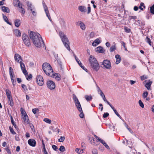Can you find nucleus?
<instances>
[{"instance_id": "774afa93", "label": "nucleus", "mask_w": 154, "mask_h": 154, "mask_svg": "<svg viewBox=\"0 0 154 154\" xmlns=\"http://www.w3.org/2000/svg\"><path fill=\"white\" fill-rule=\"evenodd\" d=\"M11 81L13 85L14 86L16 84V81L14 79H12V80H11Z\"/></svg>"}, {"instance_id": "e433bc0d", "label": "nucleus", "mask_w": 154, "mask_h": 154, "mask_svg": "<svg viewBox=\"0 0 154 154\" xmlns=\"http://www.w3.org/2000/svg\"><path fill=\"white\" fill-rule=\"evenodd\" d=\"M19 8H20L19 11L23 14H24L25 11H24L23 8H22V5L20 6Z\"/></svg>"}, {"instance_id": "13d9d810", "label": "nucleus", "mask_w": 154, "mask_h": 154, "mask_svg": "<svg viewBox=\"0 0 154 154\" xmlns=\"http://www.w3.org/2000/svg\"><path fill=\"white\" fill-rule=\"evenodd\" d=\"M140 78L142 80H143L147 79V77L144 75L141 76Z\"/></svg>"}, {"instance_id": "8fccbe9b", "label": "nucleus", "mask_w": 154, "mask_h": 154, "mask_svg": "<svg viewBox=\"0 0 154 154\" xmlns=\"http://www.w3.org/2000/svg\"><path fill=\"white\" fill-rule=\"evenodd\" d=\"M138 102H139V105L140 106V107H141L142 108H143L144 107V105L142 101H141V100H139V101Z\"/></svg>"}, {"instance_id": "49530a36", "label": "nucleus", "mask_w": 154, "mask_h": 154, "mask_svg": "<svg viewBox=\"0 0 154 154\" xmlns=\"http://www.w3.org/2000/svg\"><path fill=\"white\" fill-rule=\"evenodd\" d=\"M9 129L11 133L13 134H16V132L14 131L13 129L11 127H9Z\"/></svg>"}, {"instance_id": "f8f14e48", "label": "nucleus", "mask_w": 154, "mask_h": 154, "mask_svg": "<svg viewBox=\"0 0 154 154\" xmlns=\"http://www.w3.org/2000/svg\"><path fill=\"white\" fill-rule=\"evenodd\" d=\"M43 6L45 11L46 14L47 16L48 17L49 20L51 21L52 20L51 19L50 16L49 12L48 9V8L47 7V6L45 4H43Z\"/></svg>"}, {"instance_id": "c9c22d12", "label": "nucleus", "mask_w": 154, "mask_h": 154, "mask_svg": "<svg viewBox=\"0 0 154 154\" xmlns=\"http://www.w3.org/2000/svg\"><path fill=\"white\" fill-rule=\"evenodd\" d=\"M30 10L32 12V14L33 16H36V15L37 13L34 8L32 9H31V10Z\"/></svg>"}, {"instance_id": "b1692460", "label": "nucleus", "mask_w": 154, "mask_h": 154, "mask_svg": "<svg viewBox=\"0 0 154 154\" xmlns=\"http://www.w3.org/2000/svg\"><path fill=\"white\" fill-rule=\"evenodd\" d=\"M14 33L17 37H20L21 35V33L20 31L18 29H15L14 31Z\"/></svg>"}, {"instance_id": "2f4dec72", "label": "nucleus", "mask_w": 154, "mask_h": 154, "mask_svg": "<svg viewBox=\"0 0 154 154\" xmlns=\"http://www.w3.org/2000/svg\"><path fill=\"white\" fill-rule=\"evenodd\" d=\"M3 17L5 21L7 23L10 25H11V23L9 21L8 18L6 16L3 15Z\"/></svg>"}, {"instance_id": "dca6fc26", "label": "nucleus", "mask_w": 154, "mask_h": 154, "mask_svg": "<svg viewBox=\"0 0 154 154\" xmlns=\"http://www.w3.org/2000/svg\"><path fill=\"white\" fill-rule=\"evenodd\" d=\"M95 51L100 53H103L104 52L105 50L103 49V48L101 46H99L95 49Z\"/></svg>"}, {"instance_id": "864d4df0", "label": "nucleus", "mask_w": 154, "mask_h": 154, "mask_svg": "<svg viewBox=\"0 0 154 154\" xmlns=\"http://www.w3.org/2000/svg\"><path fill=\"white\" fill-rule=\"evenodd\" d=\"M65 140V137L63 136H61L60 138L58 140L60 142H63Z\"/></svg>"}, {"instance_id": "9d476101", "label": "nucleus", "mask_w": 154, "mask_h": 154, "mask_svg": "<svg viewBox=\"0 0 154 154\" xmlns=\"http://www.w3.org/2000/svg\"><path fill=\"white\" fill-rule=\"evenodd\" d=\"M19 63H20L21 68L23 72L25 75H27L28 72L25 69V66L24 63L22 62L21 61H20Z\"/></svg>"}, {"instance_id": "aec40b11", "label": "nucleus", "mask_w": 154, "mask_h": 154, "mask_svg": "<svg viewBox=\"0 0 154 154\" xmlns=\"http://www.w3.org/2000/svg\"><path fill=\"white\" fill-rule=\"evenodd\" d=\"M8 102L11 106H13L14 105V102L12 97H7Z\"/></svg>"}, {"instance_id": "6ab92c4d", "label": "nucleus", "mask_w": 154, "mask_h": 154, "mask_svg": "<svg viewBox=\"0 0 154 154\" xmlns=\"http://www.w3.org/2000/svg\"><path fill=\"white\" fill-rule=\"evenodd\" d=\"M115 58H116V64H119L121 60V58L119 54H117L115 56Z\"/></svg>"}, {"instance_id": "09e8293b", "label": "nucleus", "mask_w": 154, "mask_h": 154, "mask_svg": "<svg viewBox=\"0 0 154 154\" xmlns=\"http://www.w3.org/2000/svg\"><path fill=\"white\" fill-rule=\"evenodd\" d=\"M59 149L60 151L62 152H64L65 149V147L63 146H60Z\"/></svg>"}, {"instance_id": "9b49d317", "label": "nucleus", "mask_w": 154, "mask_h": 154, "mask_svg": "<svg viewBox=\"0 0 154 154\" xmlns=\"http://www.w3.org/2000/svg\"><path fill=\"white\" fill-rule=\"evenodd\" d=\"M74 56L75 58V60L78 63V64L86 72H87V69L83 65H82V63L80 62L79 59L76 57V56L75 54H74Z\"/></svg>"}, {"instance_id": "20e7f679", "label": "nucleus", "mask_w": 154, "mask_h": 154, "mask_svg": "<svg viewBox=\"0 0 154 154\" xmlns=\"http://www.w3.org/2000/svg\"><path fill=\"white\" fill-rule=\"evenodd\" d=\"M89 61L91 66L93 69L96 71H97L99 69L100 66L96 59L94 56H90Z\"/></svg>"}, {"instance_id": "4c0bfd02", "label": "nucleus", "mask_w": 154, "mask_h": 154, "mask_svg": "<svg viewBox=\"0 0 154 154\" xmlns=\"http://www.w3.org/2000/svg\"><path fill=\"white\" fill-rule=\"evenodd\" d=\"M148 92L146 91L144 92L143 93V97L144 99H145L147 97L148 95Z\"/></svg>"}, {"instance_id": "603ef678", "label": "nucleus", "mask_w": 154, "mask_h": 154, "mask_svg": "<svg viewBox=\"0 0 154 154\" xmlns=\"http://www.w3.org/2000/svg\"><path fill=\"white\" fill-rule=\"evenodd\" d=\"M88 11L87 12V14H89L91 12V8L90 5L89 4H88Z\"/></svg>"}, {"instance_id": "ea45409f", "label": "nucleus", "mask_w": 154, "mask_h": 154, "mask_svg": "<svg viewBox=\"0 0 154 154\" xmlns=\"http://www.w3.org/2000/svg\"><path fill=\"white\" fill-rule=\"evenodd\" d=\"M11 122L12 124L14 125V127L16 128H17V126L16 124H15V122L14 121L12 117V116L11 117Z\"/></svg>"}, {"instance_id": "1a4fd4ad", "label": "nucleus", "mask_w": 154, "mask_h": 154, "mask_svg": "<svg viewBox=\"0 0 154 154\" xmlns=\"http://www.w3.org/2000/svg\"><path fill=\"white\" fill-rule=\"evenodd\" d=\"M72 97L73 99V100L75 102V104L77 108L78 107L79 109H81L80 108V106H81L80 103L77 97L75 95L73 94L72 95Z\"/></svg>"}, {"instance_id": "2eb2a0df", "label": "nucleus", "mask_w": 154, "mask_h": 154, "mask_svg": "<svg viewBox=\"0 0 154 154\" xmlns=\"http://www.w3.org/2000/svg\"><path fill=\"white\" fill-rule=\"evenodd\" d=\"M28 143L31 146H35L36 144V141L33 139H30L28 140Z\"/></svg>"}, {"instance_id": "f3484780", "label": "nucleus", "mask_w": 154, "mask_h": 154, "mask_svg": "<svg viewBox=\"0 0 154 154\" xmlns=\"http://www.w3.org/2000/svg\"><path fill=\"white\" fill-rule=\"evenodd\" d=\"M14 59L15 60L19 63L20 61H22V59L21 56L18 54H16L14 56Z\"/></svg>"}, {"instance_id": "c85d7f7f", "label": "nucleus", "mask_w": 154, "mask_h": 154, "mask_svg": "<svg viewBox=\"0 0 154 154\" xmlns=\"http://www.w3.org/2000/svg\"><path fill=\"white\" fill-rule=\"evenodd\" d=\"M15 25L16 27H19L20 25V21L19 19H17L14 21Z\"/></svg>"}, {"instance_id": "7c9ffc66", "label": "nucleus", "mask_w": 154, "mask_h": 154, "mask_svg": "<svg viewBox=\"0 0 154 154\" xmlns=\"http://www.w3.org/2000/svg\"><path fill=\"white\" fill-rule=\"evenodd\" d=\"M116 47L115 45H113L110 47L109 51L111 52H113L114 50H116Z\"/></svg>"}, {"instance_id": "473e14b6", "label": "nucleus", "mask_w": 154, "mask_h": 154, "mask_svg": "<svg viewBox=\"0 0 154 154\" xmlns=\"http://www.w3.org/2000/svg\"><path fill=\"white\" fill-rule=\"evenodd\" d=\"M85 97L86 100L88 101L91 100L92 98V96L91 95L88 96V95H86L85 96Z\"/></svg>"}, {"instance_id": "4468645a", "label": "nucleus", "mask_w": 154, "mask_h": 154, "mask_svg": "<svg viewBox=\"0 0 154 154\" xmlns=\"http://www.w3.org/2000/svg\"><path fill=\"white\" fill-rule=\"evenodd\" d=\"M50 76L55 78L57 80L59 81L60 80V75L57 73L53 74V73Z\"/></svg>"}, {"instance_id": "6e6d98bb", "label": "nucleus", "mask_w": 154, "mask_h": 154, "mask_svg": "<svg viewBox=\"0 0 154 154\" xmlns=\"http://www.w3.org/2000/svg\"><path fill=\"white\" fill-rule=\"evenodd\" d=\"M5 149L7 151L8 154H11V152L9 149V147L7 146Z\"/></svg>"}, {"instance_id": "c756f323", "label": "nucleus", "mask_w": 154, "mask_h": 154, "mask_svg": "<svg viewBox=\"0 0 154 154\" xmlns=\"http://www.w3.org/2000/svg\"><path fill=\"white\" fill-rule=\"evenodd\" d=\"M5 91L7 97H12L11 91L9 89H6Z\"/></svg>"}, {"instance_id": "7ed1b4c3", "label": "nucleus", "mask_w": 154, "mask_h": 154, "mask_svg": "<svg viewBox=\"0 0 154 154\" xmlns=\"http://www.w3.org/2000/svg\"><path fill=\"white\" fill-rule=\"evenodd\" d=\"M42 69L45 74L48 76H51L53 72V70L50 65L47 63H43L42 65Z\"/></svg>"}, {"instance_id": "423d86ee", "label": "nucleus", "mask_w": 154, "mask_h": 154, "mask_svg": "<svg viewBox=\"0 0 154 154\" xmlns=\"http://www.w3.org/2000/svg\"><path fill=\"white\" fill-rule=\"evenodd\" d=\"M36 81L39 85L42 86L44 84V81L41 75H38L36 77Z\"/></svg>"}, {"instance_id": "ddd939ff", "label": "nucleus", "mask_w": 154, "mask_h": 154, "mask_svg": "<svg viewBox=\"0 0 154 154\" xmlns=\"http://www.w3.org/2000/svg\"><path fill=\"white\" fill-rule=\"evenodd\" d=\"M145 83V87L148 90L150 89L151 85L152 83V82L150 81L149 80H145L144 82V83Z\"/></svg>"}, {"instance_id": "79ce46f5", "label": "nucleus", "mask_w": 154, "mask_h": 154, "mask_svg": "<svg viewBox=\"0 0 154 154\" xmlns=\"http://www.w3.org/2000/svg\"><path fill=\"white\" fill-rule=\"evenodd\" d=\"M26 79L27 80H29L30 79H31L32 77V75L31 74H29V75H28V74L26 75H25Z\"/></svg>"}, {"instance_id": "3c124183", "label": "nucleus", "mask_w": 154, "mask_h": 154, "mask_svg": "<svg viewBox=\"0 0 154 154\" xmlns=\"http://www.w3.org/2000/svg\"><path fill=\"white\" fill-rule=\"evenodd\" d=\"M114 112L116 115L121 119L122 120V118L118 113L117 112L116 110H114Z\"/></svg>"}, {"instance_id": "412c9836", "label": "nucleus", "mask_w": 154, "mask_h": 154, "mask_svg": "<svg viewBox=\"0 0 154 154\" xmlns=\"http://www.w3.org/2000/svg\"><path fill=\"white\" fill-rule=\"evenodd\" d=\"M78 9L82 12H85L86 11V8L84 6H80L78 7Z\"/></svg>"}, {"instance_id": "5701e85b", "label": "nucleus", "mask_w": 154, "mask_h": 154, "mask_svg": "<svg viewBox=\"0 0 154 154\" xmlns=\"http://www.w3.org/2000/svg\"><path fill=\"white\" fill-rule=\"evenodd\" d=\"M100 43V41L98 38L96 39L94 42H93L92 45L94 46H96L97 45Z\"/></svg>"}, {"instance_id": "de8ad7c7", "label": "nucleus", "mask_w": 154, "mask_h": 154, "mask_svg": "<svg viewBox=\"0 0 154 154\" xmlns=\"http://www.w3.org/2000/svg\"><path fill=\"white\" fill-rule=\"evenodd\" d=\"M57 62H58V64L59 65V67L60 68V70L61 71H63V69L62 67V65L61 62L60 60H57Z\"/></svg>"}, {"instance_id": "0e129e2a", "label": "nucleus", "mask_w": 154, "mask_h": 154, "mask_svg": "<svg viewBox=\"0 0 154 154\" xmlns=\"http://www.w3.org/2000/svg\"><path fill=\"white\" fill-rule=\"evenodd\" d=\"M137 18V17L136 16H130L129 17V19L130 20H131V19H135Z\"/></svg>"}, {"instance_id": "f704fd0d", "label": "nucleus", "mask_w": 154, "mask_h": 154, "mask_svg": "<svg viewBox=\"0 0 154 154\" xmlns=\"http://www.w3.org/2000/svg\"><path fill=\"white\" fill-rule=\"evenodd\" d=\"M145 8L144 4L143 2H141L140 3V6L139 7V8L142 10H143V8Z\"/></svg>"}, {"instance_id": "bf43d9fd", "label": "nucleus", "mask_w": 154, "mask_h": 154, "mask_svg": "<svg viewBox=\"0 0 154 154\" xmlns=\"http://www.w3.org/2000/svg\"><path fill=\"white\" fill-rule=\"evenodd\" d=\"M102 97L103 98V100L105 102H106L107 104H109V102L106 99L105 95L102 96Z\"/></svg>"}, {"instance_id": "a878e982", "label": "nucleus", "mask_w": 154, "mask_h": 154, "mask_svg": "<svg viewBox=\"0 0 154 154\" xmlns=\"http://www.w3.org/2000/svg\"><path fill=\"white\" fill-rule=\"evenodd\" d=\"M78 23H79L80 27L82 30H84L85 29V26L83 23L81 21H79L78 22Z\"/></svg>"}, {"instance_id": "f257e3e1", "label": "nucleus", "mask_w": 154, "mask_h": 154, "mask_svg": "<svg viewBox=\"0 0 154 154\" xmlns=\"http://www.w3.org/2000/svg\"><path fill=\"white\" fill-rule=\"evenodd\" d=\"M29 36L33 44L37 47H41L42 43L44 45L43 40L38 33L31 31Z\"/></svg>"}, {"instance_id": "a19ab883", "label": "nucleus", "mask_w": 154, "mask_h": 154, "mask_svg": "<svg viewBox=\"0 0 154 154\" xmlns=\"http://www.w3.org/2000/svg\"><path fill=\"white\" fill-rule=\"evenodd\" d=\"M21 112V114L23 116H25V115H27L25 111L22 108H21L20 109Z\"/></svg>"}, {"instance_id": "6e6552de", "label": "nucleus", "mask_w": 154, "mask_h": 154, "mask_svg": "<svg viewBox=\"0 0 154 154\" xmlns=\"http://www.w3.org/2000/svg\"><path fill=\"white\" fill-rule=\"evenodd\" d=\"M47 87L51 90L54 89L55 87V85L54 82L51 80H49L47 82Z\"/></svg>"}, {"instance_id": "72a5a7b5", "label": "nucleus", "mask_w": 154, "mask_h": 154, "mask_svg": "<svg viewBox=\"0 0 154 154\" xmlns=\"http://www.w3.org/2000/svg\"><path fill=\"white\" fill-rule=\"evenodd\" d=\"M145 41L146 42L148 43L151 46L152 45V42L151 40L150 39L148 38L147 37H146V38L145 39Z\"/></svg>"}, {"instance_id": "5fc2aeb1", "label": "nucleus", "mask_w": 154, "mask_h": 154, "mask_svg": "<svg viewBox=\"0 0 154 154\" xmlns=\"http://www.w3.org/2000/svg\"><path fill=\"white\" fill-rule=\"evenodd\" d=\"M124 29H125V31L126 32H128V33H129V32H130L131 31L130 29L128 28V27H125Z\"/></svg>"}, {"instance_id": "bb28decb", "label": "nucleus", "mask_w": 154, "mask_h": 154, "mask_svg": "<svg viewBox=\"0 0 154 154\" xmlns=\"http://www.w3.org/2000/svg\"><path fill=\"white\" fill-rule=\"evenodd\" d=\"M26 4L28 7V9L31 10L34 7L32 5V4L29 1H27L26 2Z\"/></svg>"}, {"instance_id": "c03bdc74", "label": "nucleus", "mask_w": 154, "mask_h": 154, "mask_svg": "<svg viewBox=\"0 0 154 154\" xmlns=\"http://www.w3.org/2000/svg\"><path fill=\"white\" fill-rule=\"evenodd\" d=\"M101 143L104 145V146L107 149H110L109 147L107 145V144L104 142V140H103V142Z\"/></svg>"}, {"instance_id": "680f3d73", "label": "nucleus", "mask_w": 154, "mask_h": 154, "mask_svg": "<svg viewBox=\"0 0 154 154\" xmlns=\"http://www.w3.org/2000/svg\"><path fill=\"white\" fill-rule=\"evenodd\" d=\"M38 109L34 108L32 109V112L34 114H35L37 111H38Z\"/></svg>"}, {"instance_id": "a18cd8bd", "label": "nucleus", "mask_w": 154, "mask_h": 154, "mask_svg": "<svg viewBox=\"0 0 154 154\" xmlns=\"http://www.w3.org/2000/svg\"><path fill=\"white\" fill-rule=\"evenodd\" d=\"M150 11L152 14H154V4L150 8Z\"/></svg>"}, {"instance_id": "4d7b16f0", "label": "nucleus", "mask_w": 154, "mask_h": 154, "mask_svg": "<svg viewBox=\"0 0 154 154\" xmlns=\"http://www.w3.org/2000/svg\"><path fill=\"white\" fill-rule=\"evenodd\" d=\"M9 72L10 75L13 74V70L11 67H10L9 68Z\"/></svg>"}, {"instance_id": "338daca9", "label": "nucleus", "mask_w": 154, "mask_h": 154, "mask_svg": "<svg viewBox=\"0 0 154 154\" xmlns=\"http://www.w3.org/2000/svg\"><path fill=\"white\" fill-rule=\"evenodd\" d=\"M30 127L31 129L33 131H34L35 130L34 129V126L32 124H30Z\"/></svg>"}, {"instance_id": "a211bd4d", "label": "nucleus", "mask_w": 154, "mask_h": 154, "mask_svg": "<svg viewBox=\"0 0 154 154\" xmlns=\"http://www.w3.org/2000/svg\"><path fill=\"white\" fill-rule=\"evenodd\" d=\"M13 4L14 6L19 7L22 5V4H20V2L18 0H14L13 1Z\"/></svg>"}, {"instance_id": "4be33fe9", "label": "nucleus", "mask_w": 154, "mask_h": 154, "mask_svg": "<svg viewBox=\"0 0 154 154\" xmlns=\"http://www.w3.org/2000/svg\"><path fill=\"white\" fill-rule=\"evenodd\" d=\"M23 119L25 123L27 124H29V123L28 117L27 115H25V116H23Z\"/></svg>"}, {"instance_id": "37998d69", "label": "nucleus", "mask_w": 154, "mask_h": 154, "mask_svg": "<svg viewBox=\"0 0 154 154\" xmlns=\"http://www.w3.org/2000/svg\"><path fill=\"white\" fill-rule=\"evenodd\" d=\"M95 140L94 138L92 137L91 138V140L90 141V142L92 144L94 145H96L97 144H95Z\"/></svg>"}, {"instance_id": "e2e57ef3", "label": "nucleus", "mask_w": 154, "mask_h": 154, "mask_svg": "<svg viewBox=\"0 0 154 154\" xmlns=\"http://www.w3.org/2000/svg\"><path fill=\"white\" fill-rule=\"evenodd\" d=\"M52 148L55 151H57L58 149V147L56 145H53L52 146Z\"/></svg>"}, {"instance_id": "69168bd1", "label": "nucleus", "mask_w": 154, "mask_h": 154, "mask_svg": "<svg viewBox=\"0 0 154 154\" xmlns=\"http://www.w3.org/2000/svg\"><path fill=\"white\" fill-rule=\"evenodd\" d=\"M109 115V114L108 112L104 113L103 115V117L104 118H106Z\"/></svg>"}, {"instance_id": "58836bf2", "label": "nucleus", "mask_w": 154, "mask_h": 154, "mask_svg": "<svg viewBox=\"0 0 154 154\" xmlns=\"http://www.w3.org/2000/svg\"><path fill=\"white\" fill-rule=\"evenodd\" d=\"M43 121L48 124H51V120L48 118H45Z\"/></svg>"}, {"instance_id": "f03ea898", "label": "nucleus", "mask_w": 154, "mask_h": 154, "mask_svg": "<svg viewBox=\"0 0 154 154\" xmlns=\"http://www.w3.org/2000/svg\"><path fill=\"white\" fill-rule=\"evenodd\" d=\"M59 34L63 45L68 50L70 51V49L69 47V42L68 38L62 32H60Z\"/></svg>"}, {"instance_id": "393cba45", "label": "nucleus", "mask_w": 154, "mask_h": 154, "mask_svg": "<svg viewBox=\"0 0 154 154\" xmlns=\"http://www.w3.org/2000/svg\"><path fill=\"white\" fill-rule=\"evenodd\" d=\"M1 8L4 12L8 13L10 12V10L8 8L5 6H2Z\"/></svg>"}, {"instance_id": "39448f33", "label": "nucleus", "mask_w": 154, "mask_h": 154, "mask_svg": "<svg viewBox=\"0 0 154 154\" xmlns=\"http://www.w3.org/2000/svg\"><path fill=\"white\" fill-rule=\"evenodd\" d=\"M22 38L25 45L28 47L31 44L29 38L26 34L25 33L23 34L22 35Z\"/></svg>"}, {"instance_id": "052dcab7", "label": "nucleus", "mask_w": 154, "mask_h": 154, "mask_svg": "<svg viewBox=\"0 0 154 154\" xmlns=\"http://www.w3.org/2000/svg\"><path fill=\"white\" fill-rule=\"evenodd\" d=\"M93 154H98L97 150L96 149H93L92 150Z\"/></svg>"}, {"instance_id": "cd10ccee", "label": "nucleus", "mask_w": 154, "mask_h": 154, "mask_svg": "<svg viewBox=\"0 0 154 154\" xmlns=\"http://www.w3.org/2000/svg\"><path fill=\"white\" fill-rule=\"evenodd\" d=\"M78 110L80 112V113L79 115V116L81 118H83L84 117V115L83 113V111L82 109V108L81 106H80V108L81 109H79L78 107L77 108Z\"/></svg>"}, {"instance_id": "0eeeda50", "label": "nucleus", "mask_w": 154, "mask_h": 154, "mask_svg": "<svg viewBox=\"0 0 154 154\" xmlns=\"http://www.w3.org/2000/svg\"><path fill=\"white\" fill-rule=\"evenodd\" d=\"M103 65L106 69H110L111 68V65L109 60H104L103 62Z\"/></svg>"}]
</instances>
